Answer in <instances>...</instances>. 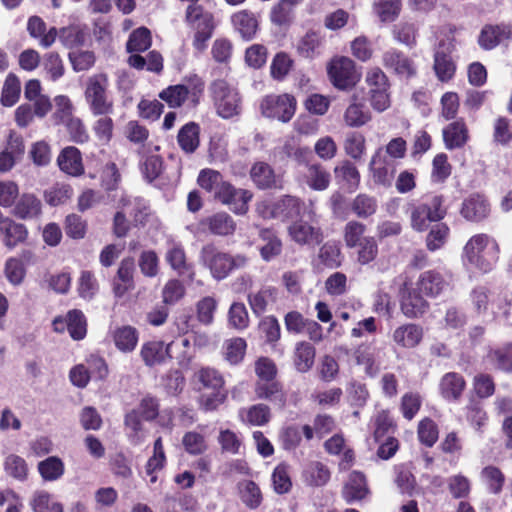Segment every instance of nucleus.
Here are the masks:
<instances>
[{"instance_id": "f257e3e1", "label": "nucleus", "mask_w": 512, "mask_h": 512, "mask_svg": "<svg viewBox=\"0 0 512 512\" xmlns=\"http://www.w3.org/2000/svg\"><path fill=\"white\" fill-rule=\"evenodd\" d=\"M205 91V81L198 74H189L183 77L182 83L169 85L159 94L169 108L177 109L188 103L191 108H197L201 103Z\"/></svg>"}, {"instance_id": "f03ea898", "label": "nucleus", "mask_w": 512, "mask_h": 512, "mask_svg": "<svg viewBox=\"0 0 512 512\" xmlns=\"http://www.w3.org/2000/svg\"><path fill=\"white\" fill-rule=\"evenodd\" d=\"M197 382L204 390L211 393L202 394L199 398V407L204 412H213L219 409L228 398V390L225 388V378L216 368L205 366L195 373Z\"/></svg>"}, {"instance_id": "7ed1b4c3", "label": "nucleus", "mask_w": 512, "mask_h": 512, "mask_svg": "<svg viewBox=\"0 0 512 512\" xmlns=\"http://www.w3.org/2000/svg\"><path fill=\"white\" fill-rule=\"evenodd\" d=\"M200 259L210 270L212 277L218 281L227 278L234 270L244 268L248 263L246 255H231L220 251L213 243L202 247Z\"/></svg>"}, {"instance_id": "20e7f679", "label": "nucleus", "mask_w": 512, "mask_h": 512, "mask_svg": "<svg viewBox=\"0 0 512 512\" xmlns=\"http://www.w3.org/2000/svg\"><path fill=\"white\" fill-rule=\"evenodd\" d=\"M185 22L195 31L192 42L194 49L199 52L204 51L216 29L214 13L201 3L188 4L185 10Z\"/></svg>"}, {"instance_id": "39448f33", "label": "nucleus", "mask_w": 512, "mask_h": 512, "mask_svg": "<svg viewBox=\"0 0 512 512\" xmlns=\"http://www.w3.org/2000/svg\"><path fill=\"white\" fill-rule=\"evenodd\" d=\"M109 78L106 73H96L88 77L84 90V98L90 112L94 116L111 115L114 112V101L109 95Z\"/></svg>"}, {"instance_id": "423d86ee", "label": "nucleus", "mask_w": 512, "mask_h": 512, "mask_svg": "<svg viewBox=\"0 0 512 512\" xmlns=\"http://www.w3.org/2000/svg\"><path fill=\"white\" fill-rule=\"evenodd\" d=\"M464 255L471 265L487 273L499 259V246L487 234H476L464 246Z\"/></svg>"}, {"instance_id": "0eeeda50", "label": "nucleus", "mask_w": 512, "mask_h": 512, "mask_svg": "<svg viewBox=\"0 0 512 512\" xmlns=\"http://www.w3.org/2000/svg\"><path fill=\"white\" fill-rule=\"evenodd\" d=\"M447 215L445 198L440 194H427L411 209V226L418 232L428 229L431 222H440Z\"/></svg>"}, {"instance_id": "6e6552de", "label": "nucleus", "mask_w": 512, "mask_h": 512, "mask_svg": "<svg viewBox=\"0 0 512 512\" xmlns=\"http://www.w3.org/2000/svg\"><path fill=\"white\" fill-rule=\"evenodd\" d=\"M291 241L299 246H318L324 240V231L319 225L316 212L309 208L305 217L293 221L287 227Z\"/></svg>"}, {"instance_id": "1a4fd4ad", "label": "nucleus", "mask_w": 512, "mask_h": 512, "mask_svg": "<svg viewBox=\"0 0 512 512\" xmlns=\"http://www.w3.org/2000/svg\"><path fill=\"white\" fill-rule=\"evenodd\" d=\"M260 108L263 116L287 123L295 115L297 100L289 93L270 94L262 99Z\"/></svg>"}, {"instance_id": "9d476101", "label": "nucleus", "mask_w": 512, "mask_h": 512, "mask_svg": "<svg viewBox=\"0 0 512 512\" xmlns=\"http://www.w3.org/2000/svg\"><path fill=\"white\" fill-rule=\"evenodd\" d=\"M400 310L408 319L423 317L430 309L427 297L416 290V287L408 280L399 287L398 292Z\"/></svg>"}, {"instance_id": "9b49d317", "label": "nucleus", "mask_w": 512, "mask_h": 512, "mask_svg": "<svg viewBox=\"0 0 512 512\" xmlns=\"http://www.w3.org/2000/svg\"><path fill=\"white\" fill-rule=\"evenodd\" d=\"M327 74L333 86L339 90H349L359 81L354 61L345 56L331 59Z\"/></svg>"}, {"instance_id": "f8f14e48", "label": "nucleus", "mask_w": 512, "mask_h": 512, "mask_svg": "<svg viewBox=\"0 0 512 512\" xmlns=\"http://www.w3.org/2000/svg\"><path fill=\"white\" fill-rule=\"evenodd\" d=\"M51 325L55 333L63 334L67 331L74 341L83 340L88 333V319L84 312L77 308L68 310L65 315H57Z\"/></svg>"}, {"instance_id": "ddd939ff", "label": "nucleus", "mask_w": 512, "mask_h": 512, "mask_svg": "<svg viewBox=\"0 0 512 512\" xmlns=\"http://www.w3.org/2000/svg\"><path fill=\"white\" fill-rule=\"evenodd\" d=\"M268 214L264 217L291 223L305 217L309 210L304 200L297 196L284 195L267 207Z\"/></svg>"}, {"instance_id": "4468645a", "label": "nucleus", "mask_w": 512, "mask_h": 512, "mask_svg": "<svg viewBox=\"0 0 512 512\" xmlns=\"http://www.w3.org/2000/svg\"><path fill=\"white\" fill-rule=\"evenodd\" d=\"M382 64L391 73L405 81L418 75V66L415 61L397 48H389L382 54Z\"/></svg>"}, {"instance_id": "2eb2a0df", "label": "nucleus", "mask_w": 512, "mask_h": 512, "mask_svg": "<svg viewBox=\"0 0 512 512\" xmlns=\"http://www.w3.org/2000/svg\"><path fill=\"white\" fill-rule=\"evenodd\" d=\"M252 197L253 194L249 190L237 189L233 184L225 180L214 193L215 200L229 206L238 215H244L248 212V203Z\"/></svg>"}, {"instance_id": "dca6fc26", "label": "nucleus", "mask_w": 512, "mask_h": 512, "mask_svg": "<svg viewBox=\"0 0 512 512\" xmlns=\"http://www.w3.org/2000/svg\"><path fill=\"white\" fill-rule=\"evenodd\" d=\"M284 325L289 334H306L314 343H319L323 340V327L317 321L304 317L297 310H292L285 314Z\"/></svg>"}, {"instance_id": "f3484780", "label": "nucleus", "mask_w": 512, "mask_h": 512, "mask_svg": "<svg viewBox=\"0 0 512 512\" xmlns=\"http://www.w3.org/2000/svg\"><path fill=\"white\" fill-rule=\"evenodd\" d=\"M510 40H512V25L502 22L485 24L478 35L477 42L481 49L490 51Z\"/></svg>"}, {"instance_id": "a211bd4d", "label": "nucleus", "mask_w": 512, "mask_h": 512, "mask_svg": "<svg viewBox=\"0 0 512 512\" xmlns=\"http://www.w3.org/2000/svg\"><path fill=\"white\" fill-rule=\"evenodd\" d=\"M369 171L377 185L390 186L396 172L395 162L387 157L383 148H378L371 157Z\"/></svg>"}, {"instance_id": "6ab92c4d", "label": "nucleus", "mask_w": 512, "mask_h": 512, "mask_svg": "<svg viewBox=\"0 0 512 512\" xmlns=\"http://www.w3.org/2000/svg\"><path fill=\"white\" fill-rule=\"evenodd\" d=\"M491 212V205L482 193H472L466 197L461 205L460 214L469 222L480 223L487 219Z\"/></svg>"}, {"instance_id": "aec40b11", "label": "nucleus", "mask_w": 512, "mask_h": 512, "mask_svg": "<svg viewBox=\"0 0 512 512\" xmlns=\"http://www.w3.org/2000/svg\"><path fill=\"white\" fill-rule=\"evenodd\" d=\"M413 285L427 298H436L446 290L449 283L444 274L434 268L421 272Z\"/></svg>"}, {"instance_id": "412c9836", "label": "nucleus", "mask_w": 512, "mask_h": 512, "mask_svg": "<svg viewBox=\"0 0 512 512\" xmlns=\"http://www.w3.org/2000/svg\"><path fill=\"white\" fill-rule=\"evenodd\" d=\"M176 342L165 344L162 340H150L142 344L140 349V357L147 367H155L172 359V347Z\"/></svg>"}, {"instance_id": "4be33fe9", "label": "nucleus", "mask_w": 512, "mask_h": 512, "mask_svg": "<svg viewBox=\"0 0 512 512\" xmlns=\"http://www.w3.org/2000/svg\"><path fill=\"white\" fill-rule=\"evenodd\" d=\"M134 273L135 259L131 256L123 258L112 279V291L116 298H122L135 288Z\"/></svg>"}, {"instance_id": "5701e85b", "label": "nucleus", "mask_w": 512, "mask_h": 512, "mask_svg": "<svg viewBox=\"0 0 512 512\" xmlns=\"http://www.w3.org/2000/svg\"><path fill=\"white\" fill-rule=\"evenodd\" d=\"M467 388L464 376L458 372H447L439 381L438 392L449 403L459 402Z\"/></svg>"}, {"instance_id": "b1692460", "label": "nucleus", "mask_w": 512, "mask_h": 512, "mask_svg": "<svg viewBox=\"0 0 512 512\" xmlns=\"http://www.w3.org/2000/svg\"><path fill=\"white\" fill-rule=\"evenodd\" d=\"M258 250L261 258L265 262H270L281 255L283 243L278 232L272 227H257Z\"/></svg>"}, {"instance_id": "393cba45", "label": "nucleus", "mask_w": 512, "mask_h": 512, "mask_svg": "<svg viewBox=\"0 0 512 512\" xmlns=\"http://www.w3.org/2000/svg\"><path fill=\"white\" fill-rule=\"evenodd\" d=\"M254 394L259 400H266L278 409L286 406L287 395L283 384L277 379L267 381H255Z\"/></svg>"}, {"instance_id": "a878e982", "label": "nucleus", "mask_w": 512, "mask_h": 512, "mask_svg": "<svg viewBox=\"0 0 512 512\" xmlns=\"http://www.w3.org/2000/svg\"><path fill=\"white\" fill-rule=\"evenodd\" d=\"M250 178L260 190L281 189L282 178L264 161H256L250 169Z\"/></svg>"}, {"instance_id": "bb28decb", "label": "nucleus", "mask_w": 512, "mask_h": 512, "mask_svg": "<svg viewBox=\"0 0 512 512\" xmlns=\"http://www.w3.org/2000/svg\"><path fill=\"white\" fill-rule=\"evenodd\" d=\"M445 148L455 150L463 148L470 139L469 128L464 118H457L442 130Z\"/></svg>"}, {"instance_id": "cd10ccee", "label": "nucleus", "mask_w": 512, "mask_h": 512, "mask_svg": "<svg viewBox=\"0 0 512 512\" xmlns=\"http://www.w3.org/2000/svg\"><path fill=\"white\" fill-rule=\"evenodd\" d=\"M12 214L21 220L36 219L42 214V202L33 193H23L15 200Z\"/></svg>"}, {"instance_id": "c85d7f7f", "label": "nucleus", "mask_w": 512, "mask_h": 512, "mask_svg": "<svg viewBox=\"0 0 512 512\" xmlns=\"http://www.w3.org/2000/svg\"><path fill=\"white\" fill-rule=\"evenodd\" d=\"M336 183L348 192H355L360 185L361 175L356 165L343 160L333 169Z\"/></svg>"}, {"instance_id": "c756f323", "label": "nucleus", "mask_w": 512, "mask_h": 512, "mask_svg": "<svg viewBox=\"0 0 512 512\" xmlns=\"http://www.w3.org/2000/svg\"><path fill=\"white\" fill-rule=\"evenodd\" d=\"M209 232L216 236H230L236 231L237 224L227 212L221 211L205 217L200 222Z\"/></svg>"}, {"instance_id": "7c9ffc66", "label": "nucleus", "mask_w": 512, "mask_h": 512, "mask_svg": "<svg viewBox=\"0 0 512 512\" xmlns=\"http://www.w3.org/2000/svg\"><path fill=\"white\" fill-rule=\"evenodd\" d=\"M424 331L421 325L406 323L398 326L392 334L395 344L401 348L411 349L418 346L423 339Z\"/></svg>"}, {"instance_id": "2f4dec72", "label": "nucleus", "mask_w": 512, "mask_h": 512, "mask_svg": "<svg viewBox=\"0 0 512 512\" xmlns=\"http://www.w3.org/2000/svg\"><path fill=\"white\" fill-rule=\"evenodd\" d=\"M57 164L62 172L73 177L84 174V165L80 150L74 146H68L61 150L57 157Z\"/></svg>"}, {"instance_id": "473e14b6", "label": "nucleus", "mask_w": 512, "mask_h": 512, "mask_svg": "<svg viewBox=\"0 0 512 512\" xmlns=\"http://www.w3.org/2000/svg\"><path fill=\"white\" fill-rule=\"evenodd\" d=\"M165 260L179 276L187 275L193 279L195 275L193 264L188 262L185 249L180 243H172L168 247Z\"/></svg>"}, {"instance_id": "72a5a7b5", "label": "nucleus", "mask_w": 512, "mask_h": 512, "mask_svg": "<svg viewBox=\"0 0 512 512\" xmlns=\"http://www.w3.org/2000/svg\"><path fill=\"white\" fill-rule=\"evenodd\" d=\"M368 493L369 489L364 473L360 471H352L349 475L348 481L342 488L343 499L346 503L351 504L355 501L363 500Z\"/></svg>"}, {"instance_id": "f704fd0d", "label": "nucleus", "mask_w": 512, "mask_h": 512, "mask_svg": "<svg viewBox=\"0 0 512 512\" xmlns=\"http://www.w3.org/2000/svg\"><path fill=\"white\" fill-rule=\"evenodd\" d=\"M237 492L241 503L249 510H257L264 502V495L260 486L250 479H243L237 483Z\"/></svg>"}, {"instance_id": "c9c22d12", "label": "nucleus", "mask_w": 512, "mask_h": 512, "mask_svg": "<svg viewBox=\"0 0 512 512\" xmlns=\"http://www.w3.org/2000/svg\"><path fill=\"white\" fill-rule=\"evenodd\" d=\"M324 42L320 31L310 29L299 39L296 52L302 58L313 60L321 54Z\"/></svg>"}, {"instance_id": "e433bc0d", "label": "nucleus", "mask_w": 512, "mask_h": 512, "mask_svg": "<svg viewBox=\"0 0 512 512\" xmlns=\"http://www.w3.org/2000/svg\"><path fill=\"white\" fill-rule=\"evenodd\" d=\"M484 360L497 371L512 373V343L489 348Z\"/></svg>"}, {"instance_id": "4c0bfd02", "label": "nucleus", "mask_w": 512, "mask_h": 512, "mask_svg": "<svg viewBox=\"0 0 512 512\" xmlns=\"http://www.w3.org/2000/svg\"><path fill=\"white\" fill-rule=\"evenodd\" d=\"M111 337L117 350L131 353L137 347L139 331L134 326L122 325L112 331Z\"/></svg>"}, {"instance_id": "58836bf2", "label": "nucleus", "mask_w": 512, "mask_h": 512, "mask_svg": "<svg viewBox=\"0 0 512 512\" xmlns=\"http://www.w3.org/2000/svg\"><path fill=\"white\" fill-rule=\"evenodd\" d=\"M0 233L4 236L3 243L8 249H13L19 244L25 243L28 238L27 227L11 218L2 221Z\"/></svg>"}, {"instance_id": "ea45409f", "label": "nucleus", "mask_w": 512, "mask_h": 512, "mask_svg": "<svg viewBox=\"0 0 512 512\" xmlns=\"http://www.w3.org/2000/svg\"><path fill=\"white\" fill-rule=\"evenodd\" d=\"M304 181L314 191H324L331 183L330 172L319 162H311L306 166Z\"/></svg>"}, {"instance_id": "a19ab883", "label": "nucleus", "mask_w": 512, "mask_h": 512, "mask_svg": "<svg viewBox=\"0 0 512 512\" xmlns=\"http://www.w3.org/2000/svg\"><path fill=\"white\" fill-rule=\"evenodd\" d=\"M316 349L308 341H299L295 344L292 360L294 368L300 373L310 371L315 363Z\"/></svg>"}, {"instance_id": "79ce46f5", "label": "nucleus", "mask_w": 512, "mask_h": 512, "mask_svg": "<svg viewBox=\"0 0 512 512\" xmlns=\"http://www.w3.org/2000/svg\"><path fill=\"white\" fill-rule=\"evenodd\" d=\"M231 23L244 40H252L258 30V20L249 10H241L231 16Z\"/></svg>"}, {"instance_id": "37998d69", "label": "nucleus", "mask_w": 512, "mask_h": 512, "mask_svg": "<svg viewBox=\"0 0 512 512\" xmlns=\"http://www.w3.org/2000/svg\"><path fill=\"white\" fill-rule=\"evenodd\" d=\"M200 125L190 121L183 125L177 134V143L186 154L194 153L200 146Z\"/></svg>"}, {"instance_id": "c03bdc74", "label": "nucleus", "mask_w": 512, "mask_h": 512, "mask_svg": "<svg viewBox=\"0 0 512 512\" xmlns=\"http://www.w3.org/2000/svg\"><path fill=\"white\" fill-rule=\"evenodd\" d=\"M330 478L329 468L320 461L308 463L302 472L304 483L310 487H322L329 482Z\"/></svg>"}, {"instance_id": "a18cd8bd", "label": "nucleus", "mask_w": 512, "mask_h": 512, "mask_svg": "<svg viewBox=\"0 0 512 512\" xmlns=\"http://www.w3.org/2000/svg\"><path fill=\"white\" fill-rule=\"evenodd\" d=\"M46 23L39 16H31L27 22V31L32 38L39 39L40 44L47 48L50 47L57 38V28L51 27L46 31Z\"/></svg>"}, {"instance_id": "49530a36", "label": "nucleus", "mask_w": 512, "mask_h": 512, "mask_svg": "<svg viewBox=\"0 0 512 512\" xmlns=\"http://www.w3.org/2000/svg\"><path fill=\"white\" fill-rule=\"evenodd\" d=\"M367 226L359 220H350L343 227L342 236L347 249H355L368 240Z\"/></svg>"}, {"instance_id": "de8ad7c7", "label": "nucleus", "mask_w": 512, "mask_h": 512, "mask_svg": "<svg viewBox=\"0 0 512 512\" xmlns=\"http://www.w3.org/2000/svg\"><path fill=\"white\" fill-rule=\"evenodd\" d=\"M353 102L346 108L343 119L347 126L358 128L371 121L372 116L364 103L357 102V97H353Z\"/></svg>"}, {"instance_id": "09e8293b", "label": "nucleus", "mask_w": 512, "mask_h": 512, "mask_svg": "<svg viewBox=\"0 0 512 512\" xmlns=\"http://www.w3.org/2000/svg\"><path fill=\"white\" fill-rule=\"evenodd\" d=\"M167 459L164 451L162 438L158 437L154 441L153 455L148 459L145 465V472L149 476V482L155 484L158 481L157 473L166 466Z\"/></svg>"}, {"instance_id": "8fccbe9b", "label": "nucleus", "mask_w": 512, "mask_h": 512, "mask_svg": "<svg viewBox=\"0 0 512 512\" xmlns=\"http://www.w3.org/2000/svg\"><path fill=\"white\" fill-rule=\"evenodd\" d=\"M318 259L326 268H339L343 262L340 243L337 240H328L323 243L319 248Z\"/></svg>"}, {"instance_id": "3c124183", "label": "nucleus", "mask_w": 512, "mask_h": 512, "mask_svg": "<svg viewBox=\"0 0 512 512\" xmlns=\"http://www.w3.org/2000/svg\"><path fill=\"white\" fill-rule=\"evenodd\" d=\"M456 63L452 56L444 51H437L434 54L433 70L437 79L442 83L451 81L456 73Z\"/></svg>"}, {"instance_id": "603ef678", "label": "nucleus", "mask_w": 512, "mask_h": 512, "mask_svg": "<svg viewBox=\"0 0 512 512\" xmlns=\"http://www.w3.org/2000/svg\"><path fill=\"white\" fill-rule=\"evenodd\" d=\"M88 36L86 29L80 25H69L57 30L62 45L71 50L83 46Z\"/></svg>"}, {"instance_id": "864d4df0", "label": "nucleus", "mask_w": 512, "mask_h": 512, "mask_svg": "<svg viewBox=\"0 0 512 512\" xmlns=\"http://www.w3.org/2000/svg\"><path fill=\"white\" fill-rule=\"evenodd\" d=\"M391 34L396 42L408 47L409 49H413L417 45L418 27L414 22L400 21L399 23L394 24Z\"/></svg>"}, {"instance_id": "5fc2aeb1", "label": "nucleus", "mask_w": 512, "mask_h": 512, "mask_svg": "<svg viewBox=\"0 0 512 512\" xmlns=\"http://www.w3.org/2000/svg\"><path fill=\"white\" fill-rule=\"evenodd\" d=\"M37 470L46 482H54L62 478L65 473V464L58 456H49L38 462Z\"/></svg>"}, {"instance_id": "6e6d98bb", "label": "nucleus", "mask_w": 512, "mask_h": 512, "mask_svg": "<svg viewBox=\"0 0 512 512\" xmlns=\"http://www.w3.org/2000/svg\"><path fill=\"white\" fill-rule=\"evenodd\" d=\"M276 300L277 289L271 286L248 295V303L256 316L262 315L267 310L268 305L276 302Z\"/></svg>"}, {"instance_id": "4d7b16f0", "label": "nucleus", "mask_w": 512, "mask_h": 512, "mask_svg": "<svg viewBox=\"0 0 512 512\" xmlns=\"http://www.w3.org/2000/svg\"><path fill=\"white\" fill-rule=\"evenodd\" d=\"M351 211L359 219H368L378 210V201L374 196L359 193L350 204Z\"/></svg>"}, {"instance_id": "13d9d810", "label": "nucleus", "mask_w": 512, "mask_h": 512, "mask_svg": "<svg viewBox=\"0 0 512 512\" xmlns=\"http://www.w3.org/2000/svg\"><path fill=\"white\" fill-rule=\"evenodd\" d=\"M272 488L278 495L287 494L292 489L290 466L286 462L279 463L271 475Z\"/></svg>"}, {"instance_id": "bf43d9fd", "label": "nucleus", "mask_w": 512, "mask_h": 512, "mask_svg": "<svg viewBox=\"0 0 512 512\" xmlns=\"http://www.w3.org/2000/svg\"><path fill=\"white\" fill-rule=\"evenodd\" d=\"M481 479L486 485L488 492L494 495L502 492L506 481L504 473L494 465L485 466L481 470Z\"/></svg>"}, {"instance_id": "052dcab7", "label": "nucleus", "mask_w": 512, "mask_h": 512, "mask_svg": "<svg viewBox=\"0 0 512 512\" xmlns=\"http://www.w3.org/2000/svg\"><path fill=\"white\" fill-rule=\"evenodd\" d=\"M492 141L496 146L508 147L512 143V127L510 119L498 116L492 125Z\"/></svg>"}, {"instance_id": "680f3d73", "label": "nucleus", "mask_w": 512, "mask_h": 512, "mask_svg": "<svg viewBox=\"0 0 512 512\" xmlns=\"http://www.w3.org/2000/svg\"><path fill=\"white\" fill-rule=\"evenodd\" d=\"M259 336L265 343L274 345L281 337V328L278 319L274 315L263 317L258 323Z\"/></svg>"}, {"instance_id": "e2e57ef3", "label": "nucleus", "mask_w": 512, "mask_h": 512, "mask_svg": "<svg viewBox=\"0 0 512 512\" xmlns=\"http://www.w3.org/2000/svg\"><path fill=\"white\" fill-rule=\"evenodd\" d=\"M373 9L381 22H393L401 13L402 0H377Z\"/></svg>"}, {"instance_id": "0e129e2a", "label": "nucleus", "mask_w": 512, "mask_h": 512, "mask_svg": "<svg viewBox=\"0 0 512 512\" xmlns=\"http://www.w3.org/2000/svg\"><path fill=\"white\" fill-rule=\"evenodd\" d=\"M466 420L477 431H480L488 421V414L480 400L470 399L464 407Z\"/></svg>"}, {"instance_id": "69168bd1", "label": "nucleus", "mask_w": 512, "mask_h": 512, "mask_svg": "<svg viewBox=\"0 0 512 512\" xmlns=\"http://www.w3.org/2000/svg\"><path fill=\"white\" fill-rule=\"evenodd\" d=\"M44 200L50 206L56 207L67 203L73 196V188L67 183H56L44 191Z\"/></svg>"}, {"instance_id": "338daca9", "label": "nucleus", "mask_w": 512, "mask_h": 512, "mask_svg": "<svg viewBox=\"0 0 512 512\" xmlns=\"http://www.w3.org/2000/svg\"><path fill=\"white\" fill-rule=\"evenodd\" d=\"M247 342L244 338L235 337L227 340L224 345V359L230 365L240 364L245 357Z\"/></svg>"}, {"instance_id": "774afa93", "label": "nucleus", "mask_w": 512, "mask_h": 512, "mask_svg": "<svg viewBox=\"0 0 512 512\" xmlns=\"http://www.w3.org/2000/svg\"><path fill=\"white\" fill-rule=\"evenodd\" d=\"M417 436L421 444L429 448L433 447L439 438L437 423L430 417L423 418L418 423Z\"/></svg>"}]
</instances>
